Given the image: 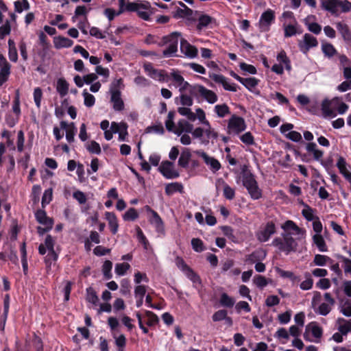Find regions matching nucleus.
I'll list each match as a JSON object with an SVG mask.
<instances>
[{
    "label": "nucleus",
    "instance_id": "1",
    "mask_svg": "<svg viewBox=\"0 0 351 351\" xmlns=\"http://www.w3.org/2000/svg\"><path fill=\"white\" fill-rule=\"evenodd\" d=\"M281 228L285 230V232L282 233V237H276L271 242V245L277 247L280 252H283L288 255L291 252L296 251L298 245L295 239L291 237V233L286 232L289 230H293L295 231L297 234H300L302 229L291 220L286 221L281 226Z\"/></svg>",
    "mask_w": 351,
    "mask_h": 351
},
{
    "label": "nucleus",
    "instance_id": "2",
    "mask_svg": "<svg viewBox=\"0 0 351 351\" xmlns=\"http://www.w3.org/2000/svg\"><path fill=\"white\" fill-rule=\"evenodd\" d=\"M243 185L247 190L253 199H258L262 197V191L258 186L254 175L247 171V167L243 165L241 169Z\"/></svg>",
    "mask_w": 351,
    "mask_h": 351
},
{
    "label": "nucleus",
    "instance_id": "3",
    "mask_svg": "<svg viewBox=\"0 0 351 351\" xmlns=\"http://www.w3.org/2000/svg\"><path fill=\"white\" fill-rule=\"evenodd\" d=\"M180 37L181 33L174 32L160 38L158 43V47L167 45L166 49L162 51L164 57L169 58L175 56L176 53L178 51V42Z\"/></svg>",
    "mask_w": 351,
    "mask_h": 351
},
{
    "label": "nucleus",
    "instance_id": "4",
    "mask_svg": "<svg viewBox=\"0 0 351 351\" xmlns=\"http://www.w3.org/2000/svg\"><path fill=\"white\" fill-rule=\"evenodd\" d=\"M321 6L332 15L337 16L339 9L341 12H348L351 10V2L348 0H321Z\"/></svg>",
    "mask_w": 351,
    "mask_h": 351
},
{
    "label": "nucleus",
    "instance_id": "5",
    "mask_svg": "<svg viewBox=\"0 0 351 351\" xmlns=\"http://www.w3.org/2000/svg\"><path fill=\"white\" fill-rule=\"evenodd\" d=\"M150 8L151 5L147 1L143 3L137 1L130 2L129 0H119L118 14L125 12H136L141 9L148 10Z\"/></svg>",
    "mask_w": 351,
    "mask_h": 351
},
{
    "label": "nucleus",
    "instance_id": "6",
    "mask_svg": "<svg viewBox=\"0 0 351 351\" xmlns=\"http://www.w3.org/2000/svg\"><path fill=\"white\" fill-rule=\"evenodd\" d=\"M276 220L267 221L263 229L256 233V238L260 242L268 241L271 237L276 232Z\"/></svg>",
    "mask_w": 351,
    "mask_h": 351
},
{
    "label": "nucleus",
    "instance_id": "7",
    "mask_svg": "<svg viewBox=\"0 0 351 351\" xmlns=\"http://www.w3.org/2000/svg\"><path fill=\"white\" fill-rule=\"evenodd\" d=\"M245 120L241 117L233 114L228 123V134L234 133L239 134L246 129Z\"/></svg>",
    "mask_w": 351,
    "mask_h": 351
},
{
    "label": "nucleus",
    "instance_id": "8",
    "mask_svg": "<svg viewBox=\"0 0 351 351\" xmlns=\"http://www.w3.org/2000/svg\"><path fill=\"white\" fill-rule=\"evenodd\" d=\"M143 69L151 78L161 82L166 81L168 77V74L165 70L155 69L151 62H145L143 64Z\"/></svg>",
    "mask_w": 351,
    "mask_h": 351
},
{
    "label": "nucleus",
    "instance_id": "9",
    "mask_svg": "<svg viewBox=\"0 0 351 351\" xmlns=\"http://www.w3.org/2000/svg\"><path fill=\"white\" fill-rule=\"evenodd\" d=\"M275 21V12L271 9H267L262 13L259 20V28L261 32H268L271 25Z\"/></svg>",
    "mask_w": 351,
    "mask_h": 351
},
{
    "label": "nucleus",
    "instance_id": "10",
    "mask_svg": "<svg viewBox=\"0 0 351 351\" xmlns=\"http://www.w3.org/2000/svg\"><path fill=\"white\" fill-rule=\"evenodd\" d=\"M318 45V41L315 37L310 34H305L303 36V40L299 41L298 47L301 52L307 54L311 48Z\"/></svg>",
    "mask_w": 351,
    "mask_h": 351
},
{
    "label": "nucleus",
    "instance_id": "11",
    "mask_svg": "<svg viewBox=\"0 0 351 351\" xmlns=\"http://www.w3.org/2000/svg\"><path fill=\"white\" fill-rule=\"evenodd\" d=\"M173 163L169 160L162 161L158 168L160 173L167 179H174L180 176L179 173L173 169Z\"/></svg>",
    "mask_w": 351,
    "mask_h": 351
},
{
    "label": "nucleus",
    "instance_id": "12",
    "mask_svg": "<svg viewBox=\"0 0 351 351\" xmlns=\"http://www.w3.org/2000/svg\"><path fill=\"white\" fill-rule=\"evenodd\" d=\"M145 209L147 212H150L152 213L149 222L154 226L156 231L160 234H165V225L158 213L149 206H146Z\"/></svg>",
    "mask_w": 351,
    "mask_h": 351
},
{
    "label": "nucleus",
    "instance_id": "13",
    "mask_svg": "<svg viewBox=\"0 0 351 351\" xmlns=\"http://www.w3.org/2000/svg\"><path fill=\"white\" fill-rule=\"evenodd\" d=\"M180 51L186 57L190 58H194L197 57L198 51L197 49L191 45L186 39H180Z\"/></svg>",
    "mask_w": 351,
    "mask_h": 351
},
{
    "label": "nucleus",
    "instance_id": "14",
    "mask_svg": "<svg viewBox=\"0 0 351 351\" xmlns=\"http://www.w3.org/2000/svg\"><path fill=\"white\" fill-rule=\"evenodd\" d=\"M110 102L115 111H121L124 109V102L121 98L120 90H112L110 93Z\"/></svg>",
    "mask_w": 351,
    "mask_h": 351
},
{
    "label": "nucleus",
    "instance_id": "15",
    "mask_svg": "<svg viewBox=\"0 0 351 351\" xmlns=\"http://www.w3.org/2000/svg\"><path fill=\"white\" fill-rule=\"evenodd\" d=\"M210 77L216 83L222 84L225 90L232 92L237 91V85L234 83L230 84L227 82L226 77L223 75L213 73V75H210Z\"/></svg>",
    "mask_w": 351,
    "mask_h": 351
},
{
    "label": "nucleus",
    "instance_id": "16",
    "mask_svg": "<svg viewBox=\"0 0 351 351\" xmlns=\"http://www.w3.org/2000/svg\"><path fill=\"white\" fill-rule=\"evenodd\" d=\"M60 128L63 130H66V138L67 141L71 143L75 141V135L77 132V128L75 126L74 123L68 124L64 121H60Z\"/></svg>",
    "mask_w": 351,
    "mask_h": 351
},
{
    "label": "nucleus",
    "instance_id": "17",
    "mask_svg": "<svg viewBox=\"0 0 351 351\" xmlns=\"http://www.w3.org/2000/svg\"><path fill=\"white\" fill-rule=\"evenodd\" d=\"M306 149L308 153H313L314 159L321 162V164L325 166L324 162L321 160L324 152L317 148L315 143L310 142L306 144Z\"/></svg>",
    "mask_w": 351,
    "mask_h": 351
},
{
    "label": "nucleus",
    "instance_id": "18",
    "mask_svg": "<svg viewBox=\"0 0 351 351\" xmlns=\"http://www.w3.org/2000/svg\"><path fill=\"white\" fill-rule=\"evenodd\" d=\"M35 218L36 221L42 225L53 224V219L47 215L44 208L38 209L35 212Z\"/></svg>",
    "mask_w": 351,
    "mask_h": 351
},
{
    "label": "nucleus",
    "instance_id": "19",
    "mask_svg": "<svg viewBox=\"0 0 351 351\" xmlns=\"http://www.w3.org/2000/svg\"><path fill=\"white\" fill-rule=\"evenodd\" d=\"M178 3L181 8H177L174 17L190 18L192 16L193 11L191 8H188L182 1H178Z\"/></svg>",
    "mask_w": 351,
    "mask_h": 351
},
{
    "label": "nucleus",
    "instance_id": "20",
    "mask_svg": "<svg viewBox=\"0 0 351 351\" xmlns=\"http://www.w3.org/2000/svg\"><path fill=\"white\" fill-rule=\"evenodd\" d=\"M284 28V36L285 38H289L295 34H300L302 33V30L300 28V26L297 23L295 24H289V25H283Z\"/></svg>",
    "mask_w": 351,
    "mask_h": 351
},
{
    "label": "nucleus",
    "instance_id": "21",
    "mask_svg": "<svg viewBox=\"0 0 351 351\" xmlns=\"http://www.w3.org/2000/svg\"><path fill=\"white\" fill-rule=\"evenodd\" d=\"M336 27L346 42H351V31L347 24L343 22H338L336 24Z\"/></svg>",
    "mask_w": 351,
    "mask_h": 351
},
{
    "label": "nucleus",
    "instance_id": "22",
    "mask_svg": "<svg viewBox=\"0 0 351 351\" xmlns=\"http://www.w3.org/2000/svg\"><path fill=\"white\" fill-rule=\"evenodd\" d=\"M53 44L56 49L69 48L73 45V41L66 37L58 36L54 38Z\"/></svg>",
    "mask_w": 351,
    "mask_h": 351
},
{
    "label": "nucleus",
    "instance_id": "23",
    "mask_svg": "<svg viewBox=\"0 0 351 351\" xmlns=\"http://www.w3.org/2000/svg\"><path fill=\"white\" fill-rule=\"evenodd\" d=\"M346 161L342 156H339L337 162V167L339 170L341 174L351 183V172H350L346 168Z\"/></svg>",
    "mask_w": 351,
    "mask_h": 351
},
{
    "label": "nucleus",
    "instance_id": "24",
    "mask_svg": "<svg viewBox=\"0 0 351 351\" xmlns=\"http://www.w3.org/2000/svg\"><path fill=\"white\" fill-rule=\"evenodd\" d=\"M106 218L108 221V226L112 234H117L119 228V223L116 215L114 213L106 212Z\"/></svg>",
    "mask_w": 351,
    "mask_h": 351
},
{
    "label": "nucleus",
    "instance_id": "25",
    "mask_svg": "<svg viewBox=\"0 0 351 351\" xmlns=\"http://www.w3.org/2000/svg\"><path fill=\"white\" fill-rule=\"evenodd\" d=\"M183 185L180 182H172L167 184L165 188V194L168 196H171L173 193L178 192V193H183Z\"/></svg>",
    "mask_w": 351,
    "mask_h": 351
},
{
    "label": "nucleus",
    "instance_id": "26",
    "mask_svg": "<svg viewBox=\"0 0 351 351\" xmlns=\"http://www.w3.org/2000/svg\"><path fill=\"white\" fill-rule=\"evenodd\" d=\"M69 84L67 81L60 77L57 80L56 90L61 97H65L69 93Z\"/></svg>",
    "mask_w": 351,
    "mask_h": 351
},
{
    "label": "nucleus",
    "instance_id": "27",
    "mask_svg": "<svg viewBox=\"0 0 351 351\" xmlns=\"http://www.w3.org/2000/svg\"><path fill=\"white\" fill-rule=\"evenodd\" d=\"M213 23H215V19L214 18L208 14H201L198 18L197 29L202 30Z\"/></svg>",
    "mask_w": 351,
    "mask_h": 351
},
{
    "label": "nucleus",
    "instance_id": "28",
    "mask_svg": "<svg viewBox=\"0 0 351 351\" xmlns=\"http://www.w3.org/2000/svg\"><path fill=\"white\" fill-rule=\"evenodd\" d=\"M191 158V152L188 149H184L180 154V156L178 159V165L182 168L186 169L189 167Z\"/></svg>",
    "mask_w": 351,
    "mask_h": 351
},
{
    "label": "nucleus",
    "instance_id": "29",
    "mask_svg": "<svg viewBox=\"0 0 351 351\" xmlns=\"http://www.w3.org/2000/svg\"><path fill=\"white\" fill-rule=\"evenodd\" d=\"M337 322L339 324L338 330L347 335L349 332H351V319L350 320H346L344 318L339 317L337 319Z\"/></svg>",
    "mask_w": 351,
    "mask_h": 351
},
{
    "label": "nucleus",
    "instance_id": "30",
    "mask_svg": "<svg viewBox=\"0 0 351 351\" xmlns=\"http://www.w3.org/2000/svg\"><path fill=\"white\" fill-rule=\"evenodd\" d=\"M201 97L210 104H214L218 99L217 95L213 90L207 89L206 87L201 88Z\"/></svg>",
    "mask_w": 351,
    "mask_h": 351
},
{
    "label": "nucleus",
    "instance_id": "31",
    "mask_svg": "<svg viewBox=\"0 0 351 351\" xmlns=\"http://www.w3.org/2000/svg\"><path fill=\"white\" fill-rule=\"evenodd\" d=\"M178 125V129L174 132L178 135H180L184 132L191 133L193 129V125L184 119L180 120Z\"/></svg>",
    "mask_w": 351,
    "mask_h": 351
},
{
    "label": "nucleus",
    "instance_id": "32",
    "mask_svg": "<svg viewBox=\"0 0 351 351\" xmlns=\"http://www.w3.org/2000/svg\"><path fill=\"white\" fill-rule=\"evenodd\" d=\"M260 80L256 77H251L244 78L243 77L240 83L243 84L247 90L252 92L253 88L258 86Z\"/></svg>",
    "mask_w": 351,
    "mask_h": 351
},
{
    "label": "nucleus",
    "instance_id": "33",
    "mask_svg": "<svg viewBox=\"0 0 351 351\" xmlns=\"http://www.w3.org/2000/svg\"><path fill=\"white\" fill-rule=\"evenodd\" d=\"M313 243L320 252H327L328 248L323 237L320 234H315L313 237Z\"/></svg>",
    "mask_w": 351,
    "mask_h": 351
},
{
    "label": "nucleus",
    "instance_id": "34",
    "mask_svg": "<svg viewBox=\"0 0 351 351\" xmlns=\"http://www.w3.org/2000/svg\"><path fill=\"white\" fill-rule=\"evenodd\" d=\"M219 302L223 307L232 308L234 305L235 300L226 293H223L221 295Z\"/></svg>",
    "mask_w": 351,
    "mask_h": 351
},
{
    "label": "nucleus",
    "instance_id": "35",
    "mask_svg": "<svg viewBox=\"0 0 351 351\" xmlns=\"http://www.w3.org/2000/svg\"><path fill=\"white\" fill-rule=\"evenodd\" d=\"M215 112L220 118H223L226 115L230 114V108L226 104L216 105L215 106Z\"/></svg>",
    "mask_w": 351,
    "mask_h": 351
},
{
    "label": "nucleus",
    "instance_id": "36",
    "mask_svg": "<svg viewBox=\"0 0 351 351\" xmlns=\"http://www.w3.org/2000/svg\"><path fill=\"white\" fill-rule=\"evenodd\" d=\"M328 262L332 263L333 261L326 255L316 254L313 259V263L317 266H324Z\"/></svg>",
    "mask_w": 351,
    "mask_h": 351
},
{
    "label": "nucleus",
    "instance_id": "37",
    "mask_svg": "<svg viewBox=\"0 0 351 351\" xmlns=\"http://www.w3.org/2000/svg\"><path fill=\"white\" fill-rule=\"evenodd\" d=\"M86 300L92 303L94 305H97L99 302V298L97 295L96 291L92 287H88L86 290Z\"/></svg>",
    "mask_w": 351,
    "mask_h": 351
},
{
    "label": "nucleus",
    "instance_id": "38",
    "mask_svg": "<svg viewBox=\"0 0 351 351\" xmlns=\"http://www.w3.org/2000/svg\"><path fill=\"white\" fill-rule=\"evenodd\" d=\"M112 268V263L109 261L106 260L103 264L102 266V272L104 274V277L106 280H110L112 277V274L111 272Z\"/></svg>",
    "mask_w": 351,
    "mask_h": 351
},
{
    "label": "nucleus",
    "instance_id": "39",
    "mask_svg": "<svg viewBox=\"0 0 351 351\" xmlns=\"http://www.w3.org/2000/svg\"><path fill=\"white\" fill-rule=\"evenodd\" d=\"M322 52L324 56L328 58H331L337 53L335 47L330 43H325L322 46Z\"/></svg>",
    "mask_w": 351,
    "mask_h": 351
},
{
    "label": "nucleus",
    "instance_id": "40",
    "mask_svg": "<svg viewBox=\"0 0 351 351\" xmlns=\"http://www.w3.org/2000/svg\"><path fill=\"white\" fill-rule=\"evenodd\" d=\"M145 315L147 317L146 324L148 326H154L158 323L159 319L154 312L150 311H145Z\"/></svg>",
    "mask_w": 351,
    "mask_h": 351
},
{
    "label": "nucleus",
    "instance_id": "41",
    "mask_svg": "<svg viewBox=\"0 0 351 351\" xmlns=\"http://www.w3.org/2000/svg\"><path fill=\"white\" fill-rule=\"evenodd\" d=\"M29 7L27 0H18L14 2V10L18 13H21L24 10H29Z\"/></svg>",
    "mask_w": 351,
    "mask_h": 351
},
{
    "label": "nucleus",
    "instance_id": "42",
    "mask_svg": "<svg viewBox=\"0 0 351 351\" xmlns=\"http://www.w3.org/2000/svg\"><path fill=\"white\" fill-rule=\"evenodd\" d=\"M52 197H53L52 189L49 188L48 189H46L45 191L43 197H42L41 205H42L43 208H45V206L51 202V201L52 200Z\"/></svg>",
    "mask_w": 351,
    "mask_h": 351
},
{
    "label": "nucleus",
    "instance_id": "43",
    "mask_svg": "<svg viewBox=\"0 0 351 351\" xmlns=\"http://www.w3.org/2000/svg\"><path fill=\"white\" fill-rule=\"evenodd\" d=\"M138 217V213L134 208H129L123 215L124 221H134Z\"/></svg>",
    "mask_w": 351,
    "mask_h": 351
},
{
    "label": "nucleus",
    "instance_id": "44",
    "mask_svg": "<svg viewBox=\"0 0 351 351\" xmlns=\"http://www.w3.org/2000/svg\"><path fill=\"white\" fill-rule=\"evenodd\" d=\"M336 256L338 259H340L343 262V267L345 274L346 275L351 274V260L340 254H337Z\"/></svg>",
    "mask_w": 351,
    "mask_h": 351
},
{
    "label": "nucleus",
    "instance_id": "45",
    "mask_svg": "<svg viewBox=\"0 0 351 351\" xmlns=\"http://www.w3.org/2000/svg\"><path fill=\"white\" fill-rule=\"evenodd\" d=\"M191 245L193 250L197 252H202L206 250L203 241L199 238L192 239Z\"/></svg>",
    "mask_w": 351,
    "mask_h": 351
},
{
    "label": "nucleus",
    "instance_id": "46",
    "mask_svg": "<svg viewBox=\"0 0 351 351\" xmlns=\"http://www.w3.org/2000/svg\"><path fill=\"white\" fill-rule=\"evenodd\" d=\"M305 207L306 208L302 210L303 217L308 221H314L316 217L314 215L315 210L307 204L305 205Z\"/></svg>",
    "mask_w": 351,
    "mask_h": 351
},
{
    "label": "nucleus",
    "instance_id": "47",
    "mask_svg": "<svg viewBox=\"0 0 351 351\" xmlns=\"http://www.w3.org/2000/svg\"><path fill=\"white\" fill-rule=\"evenodd\" d=\"M40 192L41 187L40 185L36 184L32 186L31 197L34 204H36L39 202Z\"/></svg>",
    "mask_w": 351,
    "mask_h": 351
},
{
    "label": "nucleus",
    "instance_id": "48",
    "mask_svg": "<svg viewBox=\"0 0 351 351\" xmlns=\"http://www.w3.org/2000/svg\"><path fill=\"white\" fill-rule=\"evenodd\" d=\"M82 95L84 97V103L86 107L90 108L95 105V97L93 95L88 93L86 89L84 90Z\"/></svg>",
    "mask_w": 351,
    "mask_h": 351
},
{
    "label": "nucleus",
    "instance_id": "49",
    "mask_svg": "<svg viewBox=\"0 0 351 351\" xmlns=\"http://www.w3.org/2000/svg\"><path fill=\"white\" fill-rule=\"evenodd\" d=\"M330 304H326V303H322L319 306L318 308L316 309V308H314L315 313L321 315H324V316H326L327 315L330 311H331V306H330Z\"/></svg>",
    "mask_w": 351,
    "mask_h": 351
},
{
    "label": "nucleus",
    "instance_id": "50",
    "mask_svg": "<svg viewBox=\"0 0 351 351\" xmlns=\"http://www.w3.org/2000/svg\"><path fill=\"white\" fill-rule=\"evenodd\" d=\"M20 232V228L16 221H13V223L10 230V238L12 241H14L17 239L18 234Z\"/></svg>",
    "mask_w": 351,
    "mask_h": 351
},
{
    "label": "nucleus",
    "instance_id": "51",
    "mask_svg": "<svg viewBox=\"0 0 351 351\" xmlns=\"http://www.w3.org/2000/svg\"><path fill=\"white\" fill-rule=\"evenodd\" d=\"M223 196L229 200H232L235 197V191L228 184L223 183Z\"/></svg>",
    "mask_w": 351,
    "mask_h": 351
},
{
    "label": "nucleus",
    "instance_id": "52",
    "mask_svg": "<svg viewBox=\"0 0 351 351\" xmlns=\"http://www.w3.org/2000/svg\"><path fill=\"white\" fill-rule=\"evenodd\" d=\"M341 99V98L338 97H334L332 100V102L333 104H339L337 110L339 114H344L348 110V106L343 102L339 103Z\"/></svg>",
    "mask_w": 351,
    "mask_h": 351
},
{
    "label": "nucleus",
    "instance_id": "53",
    "mask_svg": "<svg viewBox=\"0 0 351 351\" xmlns=\"http://www.w3.org/2000/svg\"><path fill=\"white\" fill-rule=\"evenodd\" d=\"M130 267V265L127 263H117L115 265V273L118 276H123Z\"/></svg>",
    "mask_w": 351,
    "mask_h": 351
},
{
    "label": "nucleus",
    "instance_id": "54",
    "mask_svg": "<svg viewBox=\"0 0 351 351\" xmlns=\"http://www.w3.org/2000/svg\"><path fill=\"white\" fill-rule=\"evenodd\" d=\"M86 149L90 154H100L101 153L99 144L95 141H91L90 144L86 146Z\"/></svg>",
    "mask_w": 351,
    "mask_h": 351
},
{
    "label": "nucleus",
    "instance_id": "55",
    "mask_svg": "<svg viewBox=\"0 0 351 351\" xmlns=\"http://www.w3.org/2000/svg\"><path fill=\"white\" fill-rule=\"evenodd\" d=\"M278 274L282 278H289L293 282L299 280L298 276H296L292 271H285L281 269H278Z\"/></svg>",
    "mask_w": 351,
    "mask_h": 351
},
{
    "label": "nucleus",
    "instance_id": "56",
    "mask_svg": "<svg viewBox=\"0 0 351 351\" xmlns=\"http://www.w3.org/2000/svg\"><path fill=\"white\" fill-rule=\"evenodd\" d=\"M185 275L193 282V284H202V280L198 274H197L192 269H189Z\"/></svg>",
    "mask_w": 351,
    "mask_h": 351
},
{
    "label": "nucleus",
    "instance_id": "57",
    "mask_svg": "<svg viewBox=\"0 0 351 351\" xmlns=\"http://www.w3.org/2000/svg\"><path fill=\"white\" fill-rule=\"evenodd\" d=\"M176 266L184 274H186L191 268L185 263L182 257L177 256L176 258Z\"/></svg>",
    "mask_w": 351,
    "mask_h": 351
},
{
    "label": "nucleus",
    "instance_id": "58",
    "mask_svg": "<svg viewBox=\"0 0 351 351\" xmlns=\"http://www.w3.org/2000/svg\"><path fill=\"white\" fill-rule=\"evenodd\" d=\"M43 91L40 87H36L34 90V100L38 108H40Z\"/></svg>",
    "mask_w": 351,
    "mask_h": 351
},
{
    "label": "nucleus",
    "instance_id": "59",
    "mask_svg": "<svg viewBox=\"0 0 351 351\" xmlns=\"http://www.w3.org/2000/svg\"><path fill=\"white\" fill-rule=\"evenodd\" d=\"M240 140L247 145H252L254 144V138L250 132H245L240 136Z\"/></svg>",
    "mask_w": 351,
    "mask_h": 351
},
{
    "label": "nucleus",
    "instance_id": "60",
    "mask_svg": "<svg viewBox=\"0 0 351 351\" xmlns=\"http://www.w3.org/2000/svg\"><path fill=\"white\" fill-rule=\"evenodd\" d=\"M228 315V311L225 309H221L216 311L212 316L213 322H220L224 320Z\"/></svg>",
    "mask_w": 351,
    "mask_h": 351
},
{
    "label": "nucleus",
    "instance_id": "61",
    "mask_svg": "<svg viewBox=\"0 0 351 351\" xmlns=\"http://www.w3.org/2000/svg\"><path fill=\"white\" fill-rule=\"evenodd\" d=\"M305 25L307 26L308 29L315 34H319L322 31V26L317 23H308L305 21Z\"/></svg>",
    "mask_w": 351,
    "mask_h": 351
},
{
    "label": "nucleus",
    "instance_id": "62",
    "mask_svg": "<svg viewBox=\"0 0 351 351\" xmlns=\"http://www.w3.org/2000/svg\"><path fill=\"white\" fill-rule=\"evenodd\" d=\"M11 32V26L10 22L7 20L5 23L0 27V39L10 34Z\"/></svg>",
    "mask_w": 351,
    "mask_h": 351
},
{
    "label": "nucleus",
    "instance_id": "63",
    "mask_svg": "<svg viewBox=\"0 0 351 351\" xmlns=\"http://www.w3.org/2000/svg\"><path fill=\"white\" fill-rule=\"evenodd\" d=\"M196 116L197 118L199 120V121L205 125L206 126L210 128V123L206 118V114L202 108H197L196 109Z\"/></svg>",
    "mask_w": 351,
    "mask_h": 351
},
{
    "label": "nucleus",
    "instance_id": "64",
    "mask_svg": "<svg viewBox=\"0 0 351 351\" xmlns=\"http://www.w3.org/2000/svg\"><path fill=\"white\" fill-rule=\"evenodd\" d=\"M340 312L346 317H351V303L346 300L341 307Z\"/></svg>",
    "mask_w": 351,
    "mask_h": 351
}]
</instances>
